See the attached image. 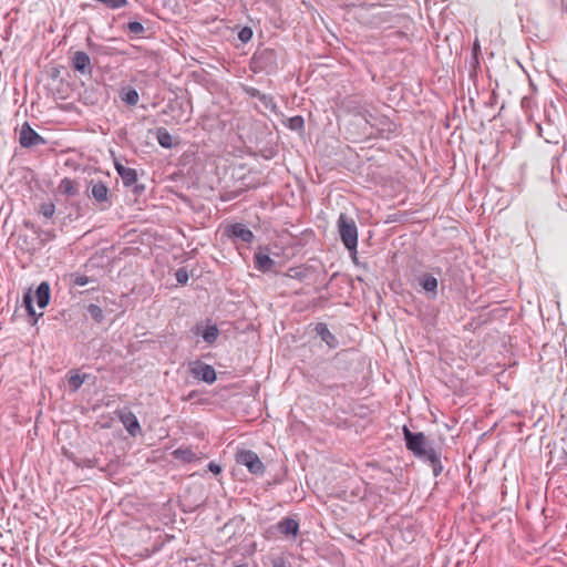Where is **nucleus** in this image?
<instances>
[{"label": "nucleus", "instance_id": "obj_1", "mask_svg": "<svg viewBox=\"0 0 567 567\" xmlns=\"http://www.w3.org/2000/svg\"><path fill=\"white\" fill-rule=\"evenodd\" d=\"M402 431L406 449L412 452L416 458L423 461L431 452L435 451V449L431 446L424 433L412 432L406 425L403 426Z\"/></svg>", "mask_w": 567, "mask_h": 567}, {"label": "nucleus", "instance_id": "obj_2", "mask_svg": "<svg viewBox=\"0 0 567 567\" xmlns=\"http://www.w3.org/2000/svg\"><path fill=\"white\" fill-rule=\"evenodd\" d=\"M338 228L346 248L355 252L358 246V228L354 220L344 214H340L338 218Z\"/></svg>", "mask_w": 567, "mask_h": 567}, {"label": "nucleus", "instance_id": "obj_3", "mask_svg": "<svg viewBox=\"0 0 567 567\" xmlns=\"http://www.w3.org/2000/svg\"><path fill=\"white\" fill-rule=\"evenodd\" d=\"M89 196H91L99 205L101 210H105L112 206L110 190L102 181L92 179L87 187Z\"/></svg>", "mask_w": 567, "mask_h": 567}, {"label": "nucleus", "instance_id": "obj_4", "mask_svg": "<svg viewBox=\"0 0 567 567\" xmlns=\"http://www.w3.org/2000/svg\"><path fill=\"white\" fill-rule=\"evenodd\" d=\"M236 462L240 465L246 466L251 474L261 475L265 472V466L261 460L254 451H239L236 455Z\"/></svg>", "mask_w": 567, "mask_h": 567}, {"label": "nucleus", "instance_id": "obj_5", "mask_svg": "<svg viewBox=\"0 0 567 567\" xmlns=\"http://www.w3.org/2000/svg\"><path fill=\"white\" fill-rule=\"evenodd\" d=\"M189 372L193 378L212 384L216 381L217 375L215 369L200 360H196L189 364Z\"/></svg>", "mask_w": 567, "mask_h": 567}, {"label": "nucleus", "instance_id": "obj_6", "mask_svg": "<svg viewBox=\"0 0 567 567\" xmlns=\"http://www.w3.org/2000/svg\"><path fill=\"white\" fill-rule=\"evenodd\" d=\"M19 143L22 147H32L45 144L44 137L37 133L28 123L21 126Z\"/></svg>", "mask_w": 567, "mask_h": 567}, {"label": "nucleus", "instance_id": "obj_7", "mask_svg": "<svg viewBox=\"0 0 567 567\" xmlns=\"http://www.w3.org/2000/svg\"><path fill=\"white\" fill-rule=\"evenodd\" d=\"M225 235L229 238L240 239L243 243L247 244H250L255 239L254 233L241 223L226 226Z\"/></svg>", "mask_w": 567, "mask_h": 567}, {"label": "nucleus", "instance_id": "obj_8", "mask_svg": "<svg viewBox=\"0 0 567 567\" xmlns=\"http://www.w3.org/2000/svg\"><path fill=\"white\" fill-rule=\"evenodd\" d=\"M416 281L421 290L427 295L430 299H435L437 296L439 281L433 274L424 272L416 277Z\"/></svg>", "mask_w": 567, "mask_h": 567}, {"label": "nucleus", "instance_id": "obj_9", "mask_svg": "<svg viewBox=\"0 0 567 567\" xmlns=\"http://www.w3.org/2000/svg\"><path fill=\"white\" fill-rule=\"evenodd\" d=\"M272 528L288 538H296L299 533V523L292 517H284Z\"/></svg>", "mask_w": 567, "mask_h": 567}, {"label": "nucleus", "instance_id": "obj_10", "mask_svg": "<svg viewBox=\"0 0 567 567\" xmlns=\"http://www.w3.org/2000/svg\"><path fill=\"white\" fill-rule=\"evenodd\" d=\"M73 69L83 74L90 75L92 73L91 59L87 53L83 51H76L72 56Z\"/></svg>", "mask_w": 567, "mask_h": 567}, {"label": "nucleus", "instance_id": "obj_11", "mask_svg": "<svg viewBox=\"0 0 567 567\" xmlns=\"http://www.w3.org/2000/svg\"><path fill=\"white\" fill-rule=\"evenodd\" d=\"M114 167L122 178L123 185L130 187L137 182V173L134 168L125 167L120 161L114 159Z\"/></svg>", "mask_w": 567, "mask_h": 567}, {"label": "nucleus", "instance_id": "obj_12", "mask_svg": "<svg viewBox=\"0 0 567 567\" xmlns=\"http://www.w3.org/2000/svg\"><path fill=\"white\" fill-rule=\"evenodd\" d=\"M315 331L318 337L328 346L329 349H336L339 346V341L336 336L329 330L328 326L323 322H319L315 327Z\"/></svg>", "mask_w": 567, "mask_h": 567}, {"label": "nucleus", "instance_id": "obj_13", "mask_svg": "<svg viewBox=\"0 0 567 567\" xmlns=\"http://www.w3.org/2000/svg\"><path fill=\"white\" fill-rule=\"evenodd\" d=\"M195 334H200L204 341L208 344H213L216 342L219 336V330L216 324H207L203 326L200 323L195 327Z\"/></svg>", "mask_w": 567, "mask_h": 567}, {"label": "nucleus", "instance_id": "obj_14", "mask_svg": "<svg viewBox=\"0 0 567 567\" xmlns=\"http://www.w3.org/2000/svg\"><path fill=\"white\" fill-rule=\"evenodd\" d=\"M120 420L130 435L136 436L142 433L140 422L133 412H125L121 414Z\"/></svg>", "mask_w": 567, "mask_h": 567}, {"label": "nucleus", "instance_id": "obj_15", "mask_svg": "<svg viewBox=\"0 0 567 567\" xmlns=\"http://www.w3.org/2000/svg\"><path fill=\"white\" fill-rule=\"evenodd\" d=\"M35 300L40 308H45L50 301V285L42 281L35 290Z\"/></svg>", "mask_w": 567, "mask_h": 567}, {"label": "nucleus", "instance_id": "obj_16", "mask_svg": "<svg viewBox=\"0 0 567 567\" xmlns=\"http://www.w3.org/2000/svg\"><path fill=\"white\" fill-rule=\"evenodd\" d=\"M537 132L540 137L547 143H557V132L551 123H546L545 126L537 124Z\"/></svg>", "mask_w": 567, "mask_h": 567}, {"label": "nucleus", "instance_id": "obj_17", "mask_svg": "<svg viewBox=\"0 0 567 567\" xmlns=\"http://www.w3.org/2000/svg\"><path fill=\"white\" fill-rule=\"evenodd\" d=\"M172 455L184 463H192L197 460L196 453L188 446H181L174 450Z\"/></svg>", "mask_w": 567, "mask_h": 567}, {"label": "nucleus", "instance_id": "obj_18", "mask_svg": "<svg viewBox=\"0 0 567 567\" xmlns=\"http://www.w3.org/2000/svg\"><path fill=\"white\" fill-rule=\"evenodd\" d=\"M423 461L430 464L435 477L442 473L443 465L441 463V452L435 450L434 452H431Z\"/></svg>", "mask_w": 567, "mask_h": 567}, {"label": "nucleus", "instance_id": "obj_19", "mask_svg": "<svg viewBox=\"0 0 567 567\" xmlns=\"http://www.w3.org/2000/svg\"><path fill=\"white\" fill-rule=\"evenodd\" d=\"M255 265L257 269L265 272L269 271L274 267L275 260L271 259L269 255L258 251L255 254Z\"/></svg>", "mask_w": 567, "mask_h": 567}, {"label": "nucleus", "instance_id": "obj_20", "mask_svg": "<svg viewBox=\"0 0 567 567\" xmlns=\"http://www.w3.org/2000/svg\"><path fill=\"white\" fill-rule=\"evenodd\" d=\"M121 100L128 106H134L138 103L140 95L137 91L133 87L123 89L120 92Z\"/></svg>", "mask_w": 567, "mask_h": 567}, {"label": "nucleus", "instance_id": "obj_21", "mask_svg": "<svg viewBox=\"0 0 567 567\" xmlns=\"http://www.w3.org/2000/svg\"><path fill=\"white\" fill-rule=\"evenodd\" d=\"M156 138L158 144L164 148H171L173 146V137L164 127L157 128Z\"/></svg>", "mask_w": 567, "mask_h": 567}, {"label": "nucleus", "instance_id": "obj_22", "mask_svg": "<svg viewBox=\"0 0 567 567\" xmlns=\"http://www.w3.org/2000/svg\"><path fill=\"white\" fill-rule=\"evenodd\" d=\"M59 190L68 196H74L78 193V189L74 186V181L65 177L60 182Z\"/></svg>", "mask_w": 567, "mask_h": 567}, {"label": "nucleus", "instance_id": "obj_23", "mask_svg": "<svg viewBox=\"0 0 567 567\" xmlns=\"http://www.w3.org/2000/svg\"><path fill=\"white\" fill-rule=\"evenodd\" d=\"M87 312L90 313L92 319L97 323H101L104 320V312H103L102 308L97 305H94V303L89 305Z\"/></svg>", "mask_w": 567, "mask_h": 567}, {"label": "nucleus", "instance_id": "obj_24", "mask_svg": "<svg viewBox=\"0 0 567 567\" xmlns=\"http://www.w3.org/2000/svg\"><path fill=\"white\" fill-rule=\"evenodd\" d=\"M84 380H85V375H81L79 373L72 374L69 378V385H70L71 390L74 392L78 391L84 383Z\"/></svg>", "mask_w": 567, "mask_h": 567}, {"label": "nucleus", "instance_id": "obj_25", "mask_svg": "<svg viewBox=\"0 0 567 567\" xmlns=\"http://www.w3.org/2000/svg\"><path fill=\"white\" fill-rule=\"evenodd\" d=\"M305 126V120L300 115H296L289 118L288 127L292 131H300Z\"/></svg>", "mask_w": 567, "mask_h": 567}, {"label": "nucleus", "instance_id": "obj_26", "mask_svg": "<svg viewBox=\"0 0 567 567\" xmlns=\"http://www.w3.org/2000/svg\"><path fill=\"white\" fill-rule=\"evenodd\" d=\"M127 30L134 35H141L145 31L144 25L138 21L128 22Z\"/></svg>", "mask_w": 567, "mask_h": 567}, {"label": "nucleus", "instance_id": "obj_27", "mask_svg": "<svg viewBox=\"0 0 567 567\" xmlns=\"http://www.w3.org/2000/svg\"><path fill=\"white\" fill-rule=\"evenodd\" d=\"M72 284L74 286L83 287L93 281L92 278L84 276V275H72Z\"/></svg>", "mask_w": 567, "mask_h": 567}, {"label": "nucleus", "instance_id": "obj_28", "mask_svg": "<svg viewBox=\"0 0 567 567\" xmlns=\"http://www.w3.org/2000/svg\"><path fill=\"white\" fill-rule=\"evenodd\" d=\"M175 278H176L177 282L181 285L187 284L189 276H188L186 268L177 269L175 272Z\"/></svg>", "mask_w": 567, "mask_h": 567}, {"label": "nucleus", "instance_id": "obj_29", "mask_svg": "<svg viewBox=\"0 0 567 567\" xmlns=\"http://www.w3.org/2000/svg\"><path fill=\"white\" fill-rule=\"evenodd\" d=\"M79 467H87L93 468L97 465V461L95 458H81L75 462Z\"/></svg>", "mask_w": 567, "mask_h": 567}, {"label": "nucleus", "instance_id": "obj_30", "mask_svg": "<svg viewBox=\"0 0 567 567\" xmlns=\"http://www.w3.org/2000/svg\"><path fill=\"white\" fill-rule=\"evenodd\" d=\"M32 303H33V300H32L30 292L25 293L23 296V305L25 306V309L30 316L35 315Z\"/></svg>", "mask_w": 567, "mask_h": 567}, {"label": "nucleus", "instance_id": "obj_31", "mask_svg": "<svg viewBox=\"0 0 567 567\" xmlns=\"http://www.w3.org/2000/svg\"><path fill=\"white\" fill-rule=\"evenodd\" d=\"M41 212H42L44 217L51 218L54 215L55 206L52 203L45 204V205L42 206Z\"/></svg>", "mask_w": 567, "mask_h": 567}, {"label": "nucleus", "instance_id": "obj_32", "mask_svg": "<svg viewBox=\"0 0 567 567\" xmlns=\"http://www.w3.org/2000/svg\"><path fill=\"white\" fill-rule=\"evenodd\" d=\"M252 37V31L251 29L249 28H244L241 29V31L239 32V39L243 41V42H247L251 39Z\"/></svg>", "mask_w": 567, "mask_h": 567}, {"label": "nucleus", "instance_id": "obj_33", "mask_svg": "<svg viewBox=\"0 0 567 567\" xmlns=\"http://www.w3.org/2000/svg\"><path fill=\"white\" fill-rule=\"evenodd\" d=\"M272 566L274 567H288L287 566V561L285 558L282 557H276L274 560H272Z\"/></svg>", "mask_w": 567, "mask_h": 567}, {"label": "nucleus", "instance_id": "obj_34", "mask_svg": "<svg viewBox=\"0 0 567 567\" xmlns=\"http://www.w3.org/2000/svg\"><path fill=\"white\" fill-rule=\"evenodd\" d=\"M208 468H209V471H210L212 473H214V474H216V475H217V474H219V473L221 472V467H220L218 464H216L215 462H210V463L208 464Z\"/></svg>", "mask_w": 567, "mask_h": 567}, {"label": "nucleus", "instance_id": "obj_35", "mask_svg": "<svg viewBox=\"0 0 567 567\" xmlns=\"http://www.w3.org/2000/svg\"><path fill=\"white\" fill-rule=\"evenodd\" d=\"M480 50H481L480 42H478V40H475L473 43V54L478 55Z\"/></svg>", "mask_w": 567, "mask_h": 567}, {"label": "nucleus", "instance_id": "obj_36", "mask_svg": "<svg viewBox=\"0 0 567 567\" xmlns=\"http://www.w3.org/2000/svg\"><path fill=\"white\" fill-rule=\"evenodd\" d=\"M471 64L473 65V68H475L478 64V55L472 54V62H471Z\"/></svg>", "mask_w": 567, "mask_h": 567}, {"label": "nucleus", "instance_id": "obj_37", "mask_svg": "<svg viewBox=\"0 0 567 567\" xmlns=\"http://www.w3.org/2000/svg\"><path fill=\"white\" fill-rule=\"evenodd\" d=\"M235 567H248V566L245 564H241V565H236Z\"/></svg>", "mask_w": 567, "mask_h": 567}, {"label": "nucleus", "instance_id": "obj_38", "mask_svg": "<svg viewBox=\"0 0 567 567\" xmlns=\"http://www.w3.org/2000/svg\"><path fill=\"white\" fill-rule=\"evenodd\" d=\"M140 187L135 186V192H138ZM141 189H143V186H141Z\"/></svg>", "mask_w": 567, "mask_h": 567}, {"label": "nucleus", "instance_id": "obj_39", "mask_svg": "<svg viewBox=\"0 0 567 567\" xmlns=\"http://www.w3.org/2000/svg\"><path fill=\"white\" fill-rule=\"evenodd\" d=\"M565 354H566V357H567V348L565 349Z\"/></svg>", "mask_w": 567, "mask_h": 567}]
</instances>
